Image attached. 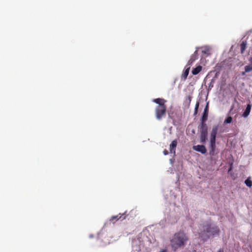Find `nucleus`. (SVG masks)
I'll list each match as a JSON object with an SVG mask.
<instances>
[{"mask_svg":"<svg viewBox=\"0 0 252 252\" xmlns=\"http://www.w3.org/2000/svg\"><path fill=\"white\" fill-rule=\"evenodd\" d=\"M189 239L188 236L184 231H180L176 233L170 241L171 247L174 251L178 248H184Z\"/></svg>","mask_w":252,"mask_h":252,"instance_id":"nucleus-1","label":"nucleus"},{"mask_svg":"<svg viewBox=\"0 0 252 252\" xmlns=\"http://www.w3.org/2000/svg\"><path fill=\"white\" fill-rule=\"evenodd\" d=\"M219 232L220 230L217 226L207 224L202 226V228L200 229L198 234L199 237L203 241L205 242L210 238V236H214L215 235H218Z\"/></svg>","mask_w":252,"mask_h":252,"instance_id":"nucleus-2","label":"nucleus"},{"mask_svg":"<svg viewBox=\"0 0 252 252\" xmlns=\"http://www.w3.org/2000/svg\"><path fill=\"white\" fill-rule=\"evenodd\" d=\"M166 112V106H157L155 108V115L156 118L158 120H160L163 117L165 116Z\"/></svg>","mask_w":252,"mask_h":252,"instance_id":"nucleus-3","label":"nucleus"},{"mask_svg":"<svg viewBox=\"0 0 252 252\" xmlns=\"http://www.w3.org/2000/svg\"><path fill=\"white\" fill-rule=\"evenodd\" d=\"M208 134V127L205 123H201L200 126V142L204 143L207 139Z\"/></svg>","mask_w":252,"mask_h":252,"instance_id":"nucleus-4","label":"nucleus"},{"mask_svg":"<svg viewBox=\"0 0 252 252\" xmlns=\"http://www.w3.org/2000/svg\"><path fill=\"white\" fill-rule=\"evenodd\" d=\"M216 149V140L210 139V155L214 156Z\"/></svg>","mask_w":252,"mask_h":252,"instance_id":"nucleus-5","label":"nucleus"},{"mask_svg":"<svg viewBox=\"0 0 252 252\" xmlns=\"http://www.w3.org/2000/svg\"><path fill=\"white\" fill-rule=\"evenodd\" d=\"M193 149L196 151L200 152L202 154H205L206 153V149L204 145H198L197 146H194Z\"/></svg>","mask_w":252,"mask_h":252,"instance_id":"nucleus-6","label":"nucleus"},{"mask_svg":"<svg viewBox=\"0 0 252 252\" xmlns=\"http://www.w3.org/2000/svg\"><path fill=\"white\" fill-rule=\"evenodd\" d=\"M218 129V126H213L210 135V139L216 140V135Z\"/></svg>","mask_w":252,"mask_h":252,"instance_id":"nucleus-7","label":"nucleus"},{"mask_svg":"<svg viewBox=\"0 0 252 252\" xmlns=\"http://www.w3.org/2000/svg\"><path fill=\"white\" fill-rule=\"evenodd\" d=\"M177 145V141L176 139L174 140L170 145V151L171 153H175L176 147Z\"/></svg>","mask_w":252,"mask_h":252,"instance_id":"nucleus-8","label":"nucleus"},{"mask_svg":"<svg viewBox=\"0 0 252 252\" xmlns=\"http://www.w3.org/2000/svg\"><path fill=\"white\" fill-rule=\"evenodd\" d=\"M153 102L158 104V105L166 106L165 103L166 102V100L163 98H158L154 99Z\"/></svg>","mask_w":252,"mask_h":252,"instance_id":"nucleus-9","label":"nucleus"},{"mask_svg":"<svg viewBox=\"0 0 252 252\" xmlns=\"http://www.w3.org/2000/svg\"><path fill=\"white\" fill-rule=\"evenodd\" d=\"M208 105L206 106L204 109V112L201 119V123H205V121L207 120L208 118Z\"/></svg>","mask_w":252,"mask_h":252,"instance_id":"nucleus-10","label":"nucleus"},{"mask_svg":"<svg viewBox=\"0 0 252 252\" xmlns=\"http://www.w3.org/2000/svg\"><path fill=\"white\" fill-rule=\"evenodd\" d=\"M252 106L250 104H248L247 105V107L244 112V113L242 115V116L246 118L250 114Z\"/></svg>","mask_w":252,"mask_h":252,"instance_id":"nucleus-11","label":"nucleus"},{"mask_svg":"<svg viewBox=\"0 0 252 252\" xmlns=\"http://www.w3.org/2000/svg\"><path fill=\"white\" fill-rule=\"evenodd\" d=\"M189 67H188L185 69L182 74L181 78L184 81L186 80L189 73Z\"/></svg>","mask_w":252,"mask_h":252,"instance_id":"nucleus-12","label":"nucleus"},{"mask_svg":"<svg viewBox=\"0 0 252 252\" xmlns=\"http://www.w3.org/2000/svg\"><path fill=\"white\" fill-rule=\"evenodd\" d=\"M201 70L202 66L199 65L192 69V73L193 75H196L199 73L201 71Z\"/></svg>","mask_w":252,"mask_h":252,"instance_id":"nucleus-13","label":"nucleus"},{"mask_svg":"<svg viewBox=\"0 0 252 252\" xmlns=\"http://www.w3.org/2000/svg\"><path fill=\"white\" fill-rule=\"evenodd\" d=\"M241 47V53L243 54L245 49L247 48V42L246 41H243L240 44Z\"/></svg>","mask_w":252,"mask_h":252,"instance_id":"nucleus-14","label":"nucleus"},{"mask_svg":"<svg viewBox=\"0 0 252 252\" xmlns=\"http://www.w3.org/2000/svg\"><path fill=\"white\" fill-rule=\"evenodd\" d=\"M197 54V51H195L194 54L191 56V57L189 61V63H192L196 59Z\"/></svg>","mask_w":252,"mask_h":252,"instance_id":"nucleus-15","label":"nucleus"},{"mask_svg":"<svg viewBox=\"0 0 252 252\" xmlns=\"http://www.w3.org/2000/svg\"><path fill=\"white\" fill-rule=\"evenodd\" d=\"M122 216L123 215H121V216H119V215H116V216H113L111 219H110V220L111 221H113L114 220H119L121 219V218L122 217Z\"/></svg>","mask_w":252,"mask_h":252,"instance_id":"nucleus-16","label":"nucleus"},{"mask_svg":"<svg viewBox=\"0 0 252 252\" xmlns=\"http://www.w3.org/2000/svg\"><path fill=\"white\" fill-rule=\"evenodd\" d=\"M192 97L190 95L188 96L186 100L185 101V103L187 106H189L191 101Z\"/></svg>","mask_w":252,"mask_h":252,"instance_id":"nucleus-17","label":"nucleus"},{"mask_svg":"<svg viewBox=\"0 0 252 252\" xmlns=\"http://www.w3.org/2000/svg\"><path fill=\"white\" fill-rule=\"evenodd\" d=\"M245 183L248 187L251 188L252 186V181H251L250 178H247L245 180Z\"/></svg>","mask_w":252,"mask_h":252,"instance_id":"nucleus-18","label":"nucleus"},{"mask_svg":"<svg viewBox=\"0 0 252 252\" xmlns=\"http://www.w3.org/2000/svg\"><path fill=\"white\" fill-rule=\"evenodd\" d=\"M232 121V118L231 117L229 116L224 121V124H230L231 123Z\"/></svg>","mask_w":252,"mask_h":252,"instance_id":"nucleus-19","label":"nucleus"},{"mask_svg":"<svg viewBox=\"0 0 252 252\" xmlns=\"http://www.w3.org/2000/svg\"><path fill=\"white\" fill-rule=\"evenodd\" d=\"M198 107H199V103L198 102H197L196 105H195V109H194V113L195 114H196L197 112V109L198 108Z\"/></svg>","mask_w":252,"mask_h":252,"instance_id":"nucleus-20","label":"nucleus"},{"mask_svg":"<svg viewBox=\"0 0 252 252\" xmlns=\"http://www.w3.org/2000/svg\"><path fill=\"white\" fill-rule=\"evenodd\" d=\"M163 154L164 155H167L168 154V152L167 150H166V149H165L164 151H163Z\"/></svg>","mask_w":252,"mask_h":252,"instance_id":"nucleus-21","label":"nucleus"},{"mask_svg":"<svg viewBox=\"0 0 252 252\" xmlns=\"http://www.w3.org/2000/svg\"><path fill=\"white\" fill-rule=\"evenodd\" d=\"M217 252H224L223 249H220Z\"/></svg>","mask_w":252,"mask_h":252,"instance_id":"nucleus-22","label":"nucleus"},{"mask_svg":"<svg viewBox=\"0 0 252 252\" xmlns=\"http://www.w3.org/2000/svg\"><path fill=\"white\" fill-rule=\"evenodd\" d=\"M160 252H167L166 250H162Z\"/></svg>","mask_w":252,"mask_h":252,"instance_id":"nucleus-23","label":"nucleus"},{"mask_svg":"<svg viewBox=\"0 0 252 252\" xmlns=\"http://www.w3.org/2000/svg\"><path fill=\"white\" fill-rule=\"evenodd\" d=\"M125 219V217H124L121 220H123Z\"/></svg>","mask_w":252,"mask_h":252,"instance_id":"nucleus-24","label":"nucleus"}]
</instances>
